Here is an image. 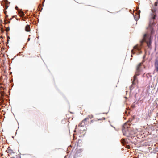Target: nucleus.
<instances>
[{
    "label": "nucleus",
    "instance_id": "nucleus-1",
    "mask_svg": "<svg viewBox=\"0 0 158 158\" xmlns=\"http://www.w3.org/2000/svg\"><path fill=\"white\" fill-rule=\"evenodd\" d=\"M153 23H150L149 25L148 29L150 33L145 34L143 37L142 42H145L149 48H151L152 38L153 37V35L155 33V31L153 27Z\"/></svg>",
    "mask_w": 158,
    "mask_h": 158
},
{
    "label": "nucleus",
    "instance_id": "nucleus-2",
    "mask_svg": "<svg viewBox=\"0 0 158 158\" xmlns=\"http://www.w3.org/2000/svg\"><path fill=\"white\" fill-rule=\"evenodd\" d=\"M122 131L124 135L129 137L128 139L129 140L131 138H132V137L130 135H132L135 133L133 129L130 127L129 124L126 123L122 126Z\"/></svg>",
    "mask_w": 158,
    "mask_h": 158
},
{
    "label": "nucleus",
    "instance_id": "nucleus-3",
    "mask_svg": "<svg viewBox=\"0 0 158 158\" xmlns=\"http://www.w3.org/2000/svg\"><path fill=\"white\" fill-rule=\"evenodd\" d=\"M141 63H139L136 68V72H135V74L134 75L133 77V81H132V84L129 87L130 92L131 91L133 88V85H135L136 84V82L138 81L137 76H139L140 74L139 73L141 71L140 67L141 66Z\"/></svg>",
    "mask_w": 158,
    "mask_h": 158
},
{
    "label": "nucleus",
    "instance_id": "nucleus-4",
    "mask_svg": "<svg viewBox=\"0 0 158 158\" xmlns=\"http://www.w3.org/2000/svg\"><path fill=\"white\" fill-rule=\"evenodd\" d=\"M142 47L141 46L137 44L133 47V49L131 50L132 55L131 57H132V55L136 54L137 55H139L142 53L141 51Z\"/></svg>",
    "mask_w": 158,
    "mask_h": 158
},
{
    "label": "nucleus",
    "instance_id": "nucleus-5",
    "mask_svg": "<svg viewBox=\"0 0 158 158\" xmlns=\"http://www.w3.org/2000/svg\"><path fill=\"white\" fill-rule=\"evenodd\" d=\"M154 66L155 70H156V71H158V58L155 59Z\"/></svg>",
    "mask_w": 158,
    "mask_h": 158
},
{
    "label": "nucleus",
    "instance_id": "nucleus-6",
    "mask_svg": "<svg viewBox=\"0 0 158 158\" xmlns=\"http://www.w3.org/2000/svg\"><path fill=\"white\" fill-rule=\"evenodd\" d=\"M8 2V1L7 0H6L4 3H2L1 4L2 6L4 8L5 10L7 9L8 8V6L7 5V2Z\"/></svg>",
    "mask_w": 158,
    "mask_h": 158
},
{
    "label": "nucleus",
    "instance_id": "nucleus-7",
    "mask_svg": "<svg viewBox=\"0 0 158 158\" xmlns=\"http://www.w3.org/2000/svg\"><path fill=\"white\" fill-rule=\"evenodd\" d=\"M25 30L27 32H29L30 31V26L29 25H27L26 26L25 28Z\"/></svg>",
    "mask_w": 158,
    "mask_h": 158
},
{
    "label": "nucleus",
    "instance_id": "nucleus-8",
    "mask_svg": "<svg viewBox=\"0 0 158 158\" xmlns=\"http://www.w3.org/2000/svg\"><path fill=\"white\" fill-rule=\"evenodd\" d=\"M140 11L139 10L138 11V17L137 18H136L135 17L134 15V18L135 20L137 21L138 19H139L140 17Z\"/></svg>",
    "mask_w": 158,
    "mask_h": 158
},
{
    "label": "nucleus",
    "instance_id": "nucleus-9",
    "mask_svg": "<svg viewBox=\"0 0 158 158\" xmlns=\"http://www.w3.org/2000/svg\"><path fill=\"white\" fill-rule=\"evenodd\" d=\"M20 11L19 12L20 14V16L24 17L25 16V14L22 11V9L20 10Z\"/></svg>",
    "mask_w": 158,
    "mask_h": 158
},
{
    "label": "nucleus",
    "instance_id": "nucleus-10",
    "mask_svg": "<svg viewBox=\"0 0 158 158\" xmlns=\"http://www.w3.org/2000/svg\"><path fill=\"white\" fill-rule=\"evenodd\" d=\"M143 76L144 77H147L148 78H149V77H151V76L150 75V73H148V74H145V73H144V74Z\"/></svg>",
    "mask_w": 158,
    "mask_h": 158
},
{
    "label": "nucleus",
    "instance_id": "nucleus-11",
    "mask_svg": "<svg viewBox=\"0 0 158 158\" xmlns=\"http://www.w3.org/2000/svg\"><path fill=\"white\" fill-rule=\"evenodd\" d=\"M85 125V123H83L81 122L80 123H79V126L84 127Z\"/></svg>",
    "mask_w": 158,
    "mask_h": 158
},
{
    "label": "nucleus",
    "instance_id": "nucleus-12",
    "mask_svg": "<svg viewBox=\"0 0 158 158\" xmlns=\"http://www.w3.org/2000/svg\"><path fill=\"white\" fill-rule=\"evenodd\" d=\"M152 14V19H153V20H154L156 18V15H153L152 13L151 14Z\"/></svg>",
    "mask_w": 158,
    "mask_h": 158
},
{
    "label": "nucleus",
    "instance_id": "nucleus-13",
    "mask_svg": "<svg viewBox=\"0 0 158 158\" xmlns=\"http://www.w3.org/2000/svg\"><path fill=\"white\" fill-rule=\"evenodd\" d=\"M5 22L6 23H10V21L8 19H5Z\"/></svg>",
    "mask_w": 158,
    "mask_h": 158
},
{
    "label": "nucleus",
    "instance_id": "nucleus-14",
    "mask_svg": "<svg viewBox=\"0 0 158 158\" xmlns=\"http://www.w3.org/2000/svg\"><path fill=\"white\" fill-rule=\"evenodd\" d=\"M8 153H14V152H13V150L11 149H9L8 150Z\"/></svg>",
    "mask_w": 158,
    "mask_h": 158
},
{
    "label": "nucleus",
    "instance_id": "nucleus-15",
    "mask_svg": "<svg viewBox=\"0 0 158 158\" xmlns=\"http://www.w3.org/2000/svg\"><path fill=\"white\" fill-rule=\"evenodd\" d=\"M88 117H89L90 119H91L93 118V116L92 115H88Z\"/></svg>",
    "mask_w": 158,
    "mask_h": 158
},
{
    "label": "nucleus",
    "instance_id": "nucleus-16",
    "mask_svg": "<svg viewBox=\"0 0 158 158\" xmlns=\"http://www.w3.org/2000/svg\"><path fill=\"white\" fill-rule=\"evenodd\" d=\"M15 9L16 10H18L19 11H20V9H19V8H18V6H16L15 7Z\"/></svg>",
    "mask_w": 158,
    "mask_h": 158
},
{
    "label": "nucleus",
    "instance_id": "nucleus-17",
    "mask_svg": "<svg viewBox=\"0 0 158 158\" xmlns=\"http://www.w3.org/2000/svg\"><path fill=\"white\" fill-rule=\"evenodd\" d=\"M77 151V152L79 151V152H78L79 153L82 152V149H79Z\"/></svg>",
    "mask_w": 158,
    "mask_h": 158
},
{
    "label": "nucleus",
    "instance_id": "nucleus-18",
    "mask_svg": "<svg viewBox=\"0 0 158 158\" xmlns=\"http://www.w3.org/2000/svg\"><path fill=\"white\" fill-rule=\"evenodd\" d=\"M8 15L6 14H5V19H8Z\"/></svg>",
    "mask_w": 158,
    "mask_h": 158
},
{
    "label": "nucleus",
    "instance_id": "nucleus-19",
    "mask_svg": "<svg viewBox=\"0 0 158 158\" xmlns=\"http://www.w3.org/2000/svg\"><path fill=\"white\" fill-rule=\"evenodd\" d=\"M39 11H41L42 10V9H43V8L42 7H41L40 9V7H39Z\"/></svg>",
    "mask_w": 158,
    "mask_h": 158
},
{
    "label": "nucleus",
    "instance_id": "nucleus-20",
    "mask_svg": "<svg viewBox=\"0 0 158 158\" xmlns=\"http://www.w3.org/2000/svg\"><path fill=\"white\" fill-rule=\"evenodd\" d=\"M89 118L88 117L85 118L84 119V120H85L86 121L87 120H89Z\"/></svg>",
    "mask_w": 158,
    "mask_h": 158
},
{
    "label": "nucleus",
    "instance_id": "nucleus-21",
    "mask_svg": "<svg viewBox=\"0 0 158 158\" xmlns=\"http://www.w3.org/2000/svg\"><path fill=\"white\" fill-rule=\"evenodd\" d=\"M89 118L88 117L85 118L84 119V120H85L86 121L87 120H89Z\"/></svg>",
    "mask_w": 158,
    "mask_h": 158
},
{
    "label": "nucleus",
    "instance_id": "nucleus-22",
    "mask_svg": "<svg viewBox=\"0 0 158 158\" xmlns=\"http://www.w3.org/2000/svg\"><path fill=\"white\" fill-rule=\"evenodd\" d=\"M81 140L80 139H78V143H81Z\"/></svg>",
    "mask_w": 158,
    "mask_h": 158
},
{
    "label": "nucleus",
    "instance_id": "nucleus-23",
    "mask_svg": "<svg viewBox=\"0 0 158 158\" xmlns=\"http://www.w3.org/2000/svg\"><path fill=\"white\" fill-rule=\"evenodd\" d=\"M86 122L85 120H84V119L81 122L82 123H85V122Z\"/></svg>",
    "mask_w": 158,
    "mask_h": 158
},
{
    "label": "nucleus",
    "instance_id": "nucleus-24",
    "mask_svg": "<svg viewBox=\"0 0 158 158\" xmlns=\"http://www.w3.org/2000/svg\"><path fill=\"white\" fill-rule=\"evenodd\" d=\"M6 12H7V11L6 10H4V13L5 14H6Z\"/></svg>",
    "mask_w": 158,
    "mask_h": 158
},
{
    "label": "nucleus",
    "instance_id": "nucleus-25",
    "mask_svg": "<svg viewBox=\"0 0 158 158\" xmlns=\"http://www.w3.org/2000/svg\"><path fill=\"white\" fill-rule=\"evenodd\" d=\"M30 40V38H29L28 37L27 39V41H29Z\"/></svg>",
    "mask_w": 158,
    "mask_h": 158
},
{
    "label": "nucleus",
    "instance_id": "nucleus-26",
    "mask_svg": "<svg viewBox=\"0 0 158 158\" xmlns=\"http://www.w3.org/2000/svg\"><path fill=\"white\" fill-rule=\"evenodd\" d=\"M135 104H134V103L133 104H132V106H133V107H134V108L135 107Z\"/></svg>",
    "mask_w": 158,
    "mask_h": 158
},
{
    "label": "nucleus",
    "instance_id": "nucleus-27",
    "mask_svg": "<svg viewBox=\"0 0 158 158\" xmlns=\"http://www.w3.org/2000/svg\"><path fill=\"white\" fill-rule=\"evenodd\" d=\"M145 58V55H144L143 57V59H144Z\"/></svg>",
    "mask_w": 158,
    "mask_h": 158
},
{
    "label": "nucleus",
    "instance_id": "nucleus-28",
    "mask_svg": "<svg viewBox=\"0 0 158 158\" xmlns=\"http://www.w3.org/2000/svg\"><path fill=\"white\" fill-rule=\"evenodd\" d=\"M111 127H114V129H115V127H114L113 126H112V125H111Z\"/></svg>",
    "mask_w": 158,
    "mask_h": 158
},
{
    "label": "nucleus",
    "instance_id": "nucleus-29",
    "mask_svg": "<svg viewBox=\"0 0 158 158\" xmlns=\"http://www.w3.org/2000/svg\"><path fill=\"white\" fill-rule=\"evenodd\" d=\"M76 130H75L74 131V132H76Z\"/></svg>",
    "mask_w": 158,
    "mask_h": 158
},
{
    "label": "nucleus",
    "instance_id": "nucleus-30",
    "mask_svg": "<svg viewBox=\"0 0 158 158\" xmlns=\"http://www.w3.org/2000/svg\"><path fill=\"white\" fill-rule=\"evenodd\" d=\"M44 6V4H42V6Z\"/></svg>",
    "mask_w": 158,
    "mask_h": 158
},
{
    "label": "nucleus",
    "instance_id": "nucleus-31",
    "mask_svg": "<svg viewBox=\"0 0 158 158\" xmlns=\"http://www.w3.org/2000/svg\"><path fill=\"white\" fill-rule=\"evenodd\" d=\"M8 30H10V28H9V27H8Z\"/></svg>",
    "mask_w": 158,
    "mask_h": 158
},
{
    "label": "nucleus",
    "instance_id": "nucleus-32",
    "mask_svg": "<svg viewBox=\"0 0 158 158\" xmlns=\"http://www.w3.org/2000/svg\"><path fill=\"white\" fill-rule=\"evenodd\" d=\"M8 30H10V28H9V27H8Z\"/></svg>",
    "mask_w": 158,
    "mask_h": 158
},
{
    "label": "nucleus",
    "instance_id": "nucleus-33",
    "mask_svg": "<svg viewBox=\"0 0 158 158\" xmlns=\"http://www.w3.org/2000/svg\"><path fill=\"white\" fill-rule=\"evenodd\" d=\"M125 141V143H128V142H127L125 141Z\"/></svg>",
    "mask_w": 158,
    "mask_h": 158
},
{
    "label": "nucleus",
    "instance_id": "nucleus-34",
    "mask_svg": "<svg viewBox=\"0 0 158 158\" xmlns=\"http://www.w3.org/2000/svg\"><path fill=\"white\" fill-rule=\"evenodd\" d=\"M10 158H15L14 157H11Z\"/></svg>",
    "mask_w": 158,
    "mask_h": 158
},
{
    "label": "nucleus",
    "instance_id": "nucleus-35",
    "mask_svg": "<svg viewBox=\"0 0 158 158\" xmlns=\"http://www.w3.org/2000/svg\"><path fill=\"white\" fill-rule=\"evenodd\" d=\"M12 19V18H10L9 20H11Z\"/></svg>",
    "mask_w": 158,
    "mask_h": 158
},
{
    "label": "nucleus",
    "instance_id": "nucleus-36",
    "mask_svg": "<svg viewBox=\"0 0 158 158\" xmlns=\"http://www.w3.org/2000/svg\"><path fill=\"white\" fill-rule=\"evenodd\" d=\"M84 131H85V130H84Z\"/></svg>",
    "mask_w": 158,
    "mask_h": 158
},
{
    "label": "nucleus",
    "instance_id": "nucleus-37",
    "mask_svg": "<svg viewBox=\"0 0 158 158\" xmlns=\"http://www.w3.org/2000/svg\"><path fill=\"white\" fill-rule=\"evenodd\" d=\"M10 2H9V3L10 4Z\"/></svg>",
    "mask_w": 158,
    "mask_h": 158
},
{
    "label": "nucleus",
    "instance_id": "nucleus-38",
    "mask_svg": "<svg viewBox=\"0 0 158 158\" xmlns=\"http://www.w3.org/2000/svg\"><path fill=\"white\" fill-rule=\"evenodd\" d=\"M12 73V72H11V73H10V74Z\"/></svg>",
    "mask_w": 158,
    "mask_h": 158
}]
</instances>
